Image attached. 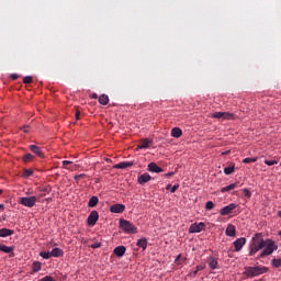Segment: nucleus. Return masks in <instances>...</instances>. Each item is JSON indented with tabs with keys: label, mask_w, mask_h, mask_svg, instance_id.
<instances>
[{
	"label": "nucleus",
	"mask_w": 281,
	"mask_h": 281,
	"mask_svg": "<svg viewBox=\"0 0 281 281\" xmlns=\"http://www.w3.org/2000/svg\"><path fill=\"white\" fill-rule=\"evenodd\" d=\"M271 265H272V267H274L276 269H280V267H281V259H272V260H271Z\"/></svg>",
	"instance_id": "obj_29"
},
{
	"label": "nucleus",
	"mask_w": 281,
	"mask_h": 281,
	"mask_svg": "<svg viewBox=\"0 0 281 281\" xmlns=\"http://www.w3.org/2000/svg\"><path fill=\"white\" fill-rule=\"evenodd\" d=\"M204 228H205V223L203 222H200L199 224L193 223L189 227V234H199L200 232H203Z\"/></svg>",
	"instance_id": "obj_6"
},
{
	"label": "nucleus",
	"mask_w": 281,
	"mask_h": 281,
	"mask_svg": "<svg viewBox=\"0 0 281 281\" xmlns=\"http://www.w3.org/2000/svg\"><path fill=\"white\" fill-rule=\"evenodd\" d=\"M63 256H64V252H63V249H60V248H54L50 251V257H53V258H60Z\"/></svg>",
	"instance_id": "obj_21"
},
{
	"label": "nucleus",
	"mask_w": 281,
	"mask_h": 281,
	"mask_svg": "<svg viewBox=\"0 0 281 281\" xmlns=\"http://www.w3.org/2000/svg\"><path fill=\"white\" fill-rule=\"evenodd\" d=\"M266 166H276L278 164V160H265Z\"/></svg>",
	"instance_id": "obj_38"
},
{
	"label": "nucleus",
	"mask_w": 281,
	"mask_h": 281,
	"mask_svg": "<svg viewBox=\"0 0 281 281\" xmlns=\"http://www.w3.org/2000/svg\"><path fill=\"white\" fill-rule=\"evenodd\" d=\"M14 234V231L10 228H1L0 229V238H8V236H12Z\"/></svg>",
	"instance_id": "obj_19"
},
{
	"label": "nucleus",
	"mask_w": 281,
	"mask_h": 281,
	"mask_svg": "<svg viewBox=\"0 0 281 281\" xmlns=\"http://www.w3.org/2000/svg\"><path fill=\"white\" fill-rule=\"evenodd\" d=\"M236 188H238V183H231L224 188L221 189V192L225 193V192H229L232 190H236Z\"/></svg>",
	"instance_id": "obj_22"
},
{
	"label": "nucleus",
	"mask_w": 281,
	"mask_h": 281,
	"mask_svg": "<svg viewBox=\"0 0 281 281\" xmlns=\"http://www.w3.org/2000/svg\"><path fill=\"white\" fill-rule=\"evenodd\" d=\"M0 194H3V190L0 189Z\"/></svg>",
	"instance_id": "obj_54"
},
{
	"label": "nucleus",
	"mask_w": 281,
	"mask_h": 281,
	"mask_svg": "<svg viewBox=\"0 0 281 281\" xmlns=\"http://www.w3.org/2000/svg\"><path fill=\"white\" fill-rule=\"evenodd\" d=\"M21 131H23V133H30V127L27 125H24Z\"/></svg>",
	"instance_id": "obj_43"
},
{
	"label": "nucleus",
	"mask_w": 281,
	"mask_h": 281,
	"mask_svg": "<svg viewBox=\"0 0 281 281\" xmlns=\"http://www.w3.org/2000/svg\"><path fill=\"white\" fill-rule=\"evenodd\" d=\"M256 161H258V157L245 158L243 164H256Z\"/></svg>",
	"instance_id": "obj_30"
},
{
	"label": "nucleus",
	"mask_w": 281,
	"mask_h": 281,
	"mask_svg": "<svg viewBox=\"0 0 281 281\" xmlns=\"http://www.w3.org/2000/svg\"><path fill=\"white\" fill-rule=\"evenodd\" d=\"M32 159H34V156L32 154H25L22 157V161H24V164H29V161H32Z\"/></svg>",
	"instance_id": "obj_28"
},
{
	"label": "nucleus",
	"mask_w": 281,
	"mask_h": 281,
	"mask_svg": "<svg viewBox=\"0 0 281 281\" xmlns=\"http://www.w3.org/2000/svg\"><path fill=\"white\" fill-rule=\"evenodd\" d=\"M91 249H100V247H102L101 243H94L92 245H90Z\"/></svg>",
	"instance_id": "obj_40"
},
{
	"label": "nucleus",
	"mask_w": 281,
	"mask_h": 281,
	"mask_svg": "<svg viewBox=\"0 0 281 281\" xmlns=\"http://www.w3.org/2000/svg\"><path fill=\"white\" fill-rule=\"evenodd\" d=\"M31 153H34V155H36L37 157H40L41 159H43L45 157V154L43 153V149L36 145H30L29 146Z\"/></svg>",
	"instance_id": "obj_11"
},
{
	"label": "nucleus",
	"mask_w": 281,
	"mask_h": 281,
	"mask_svg": "<svg viewBox=\"0 0 281 281\" xmlns=\"http://www.w3.org/2000/svg\"><path fill=\"white\" fill-rule=\"evenodd\" d=\"M231 150H226V151H223L222 155L225 156V155H229Z\"/></svg>",
	"instance_id": "obj_50"
},
{
	"label": "nucleus",
	"mask_w": 281,
	"mask_h": 281,
	"mask_svg": "<svg viewBox=\"0 0 281 281\" xmlns=\"http://www.w3.org/2000/svg\"><path fill=\"white\" fill-rule=\"evenodd\" d=\"M225 234H226V236L234 238V236H236V226H234V224H229L226 227Z\"/></svg>",
	"instance_id": "obj_17"
},
{
	"label": "nucleus",
	"mask_w": 281,
	"mask_h": 281,
	"mask_svg": "<svg viewBox=\"0 0 281 281\" xmlns=\"http://www.w3.org/2000/svg\"><path fill=\"white\" fill-rule=\"evenodd\" d=\"M24 85H32V76H26L23 78Z\"/></svg>",
	"instance_id": "obj_35"
},
{
	"label": "nucleus",
	"mask_w": 281,
	"mask_h": 281,
	"mask_svg": "<svg viewBox=\"0 0 281 281\" xmlns=\"http://www.w3.org/2000/svg\"><path fill=\"white\" fill-rule=\"evenodd\" d=\"M0 251H3L4 254H11L10 255L11 258H12V256H14V248L13 247L1 245L0 246Z\"/></svg>",
	"instance_id": "obj_20"
},
{
	"label": "nucleus",
	"mask_w": 281,
	"mask_h": 281,
	"mask_svg": "<svg viewBox=\"0 0 281 281\" xmlns=\"http://www.w3.org/2000/svg\"><path fill=\"white\" fill-rule=\"evenodd\" d=\"M85 177H87V175L80 173V175H76V176L74 177V179H75V181H78V180H80V179H85Z\"/></svg>",
	"instance_id": "obj_39"
},
{
	"label": "nucleus",
	"mask_w": 281,
	"mask_h": 281,
	"mask_svg": "<svg viewBox=\"0 0 281 281\" xmlns=\"http://www.w3.org/2000/svg\"><path fill=\"white\" fill-rule=\"evenodd\" d=\"M148 171L149 172H156L157 175H159V172H164V169L155 162H149L148 164Z\"/></svg>",
	"instance_id": "obj_14"
},
{
	"label": "nucleus",
	"mask_w": 281,
	"mask_h": 281,
	"mask_svg": "<svg viewBox=\"0 0 281 281\" xmlns=\"http://www.w3.org/2000/svg\"><path fill=\"white\" fill-rule=\"evenodd\" d=\"M42 267H43V263H41L40 261H34L32 263L33 273H38V271H41Z\"/></svg>",
	"instance_id": "obj_25"
},
{
	"label": "nucleus",
	"mask_w": 281,
	"mask_h": 281,
	"mask_svg": "<svg viewBox=\"0 0 281 281\" xmlns=\"http://www.w3.org/2000/svg\"><path fill=\"white\" fill-rule=\"evenodd\" d=\"M234 166L224 168V175H232L234 172Z\"/></svg>",
	"instance_id": "obj_34"
},
{
	"label": "nucleus",
	"mask_w": 281,
	"mask_h": 281,
	"mask_svg": "<svg viewBox=\"0 0 281 281\" xmlns=\"http://www.w3.org/2000/svg\"><path fill=\"white\" fill-rule=\"evenodd\" d=\"M175 176V172H168L165 175V177H173Z\"/></svg>",
	"instance_id": "obj_49"
},
{
	"label": "nucleus",
	"mask_w": 281,
	"mask_h": 281,
	"mask_svg": "<svg viewBox=\"0 0 281 281\" xmlns=\"http://www.w3.org/2000/svg\"><path fill=\"white\" fill-rule=\"evenodd\" d=\"M260 249H263L259 256L257 257V260H260V258H266V256H271L273 251L278 250V246L276 245V241L272 239H266L262 236V233H257L251 239V243L249 245V254L248 256H256Z\"/></svg>",
	"instance_id": "obj_1"
},
{
	"label": "nucleus",
	"mask_w": 281,
	"mask_h": 281,
	"mask_svg": "<svg viewBox=\"0 0 281 281\" xmlns=\"http://www.w3.org/2000/svg\"><path fill=\"white\" fill-rule=\"evenodd\" d=\"M91 98H92V100H98V93H93V94L91 95Z\"/></svg>",
	"instance_id": "obj_48"
},
{
	"label": "nucleus",
	"mask_w": 281,
	"mask_h": 281,
	"mask_svg": "<svg viewBox=\"0 0 281 281\" xmlns=\"http://www.w3.org/2000/svg\"><path fill=\"white\" fill-rule=\"evenodd\" d=\"M124 210H126V205L124 204H114L110 206V212H112V214H122Z\"/></svg>",
	"instance_id": "obj_9"
},
{
	"label": "nucleus",
	"mask_w": 281,
	"mask_h": 281,
	"mask_svg": "<svg viewBox=\"0 0 281 281\" xmlns=\"http://www.w3.org/2000/svg\"><path fill=\"white\" fill-rule=\"evenodd\" d=\"M203 269H205V265H200V266H196V271H203Z\"/></svg>",
	"instance_id": "obj_45"
},
{
	"label": "nucleus",
	"mask_w": 281,
	"mask_h": 281,
	"mask_svg": "<svg viewBox=\"0 0 281 281\" xmlns=\"http://www.w3.org/2000/svg\"><path fill=\"white\" fill-rule=\"evenodd\" d=\"M279 236H281V231L279 232Z\"/></svg>",
	"instance_id": "obj_55"
},
{
	"label": "nucleus",
	"mask_w": 281,
	"mask_h": 281,
	"mask_svg": "<svg viewBox=\"0 0 281 281\" xmlns=\"http://www.w3.org/2000/svg\"><path fill=\"white\" fill-rule=\"evenodd\" d=\"M278 216L281 218V211L278 212Z\"/></svg>",
	"instance_id": "obj_53"
},
{
	"label": "nucleus",
	"mask_w": 281,
	"mask_h": 281,
	"mask_svg": "<svg viewBox=\"0 0 281 281\" xmlns=\"http://www.w3.org/2000/svg\"><path fill=\"white\" fill-rule=\"evenodd\" d=\"M3 207H5L3 204H0V210H3Z\"/></svg>",
	"instance_id": "obj_52"
},
{
	"label": "nucleus",
	"mask_w": 281,
	"mask_h": 281,
	"mask_svg": "<svg viewBox=\"0 0 281 281\" xmlns=\"http://www.w3.org/2000/svg\"><path fill=\"white\" fill-rule=\"evenodd\" d=\"M75 117H76V120H80V111L79 110L76 111Z\"/></svg>",
	"instance_id": "obj_47"
},
{
	"label": "nucleus",
	"mask_w": 281,
	"mask_h": 281,
	"mask_svg": "<svg viewBox=\"0 0 281 281\" xmlns=\"http://www.w3.org/2000/svg\"><path fill=\"white\" fill-rule=\"evenodd\" d=\"M132 166H134L133 161H123L114 165L113 168L116 170H125V168H131Z\"/></svg>",
	"instance_id": "obj_12"
},
{
	"label": "nucleus",
	"mask_w": 281,
	"mask_h": 281,
	"mask_svg": "<svg viewBox=\"0 0 281 281\" xmlns=\"http://www.w3.org/2000/svg\"><path fill=\"white\" fill-rule=\"evenodd\" d=\"M151 144H153V140H150L148 138H143V139H140V142L138 144V148L140 150H144L145 148H150Z\"/></svg>",
	"instance_id": "obj_16"
},
{
	"label": "nucleus",
	"mask_w": 281,
	"mask_h": 281,
	"mask_svg": "<svg viewBox=\"0 0 281 281\" xmlns=\"http://www.w3.org/2000/svg\"><path fill=\"white\" fill-rule=\"evenodd\" d=\"M98 218H100L98 211H92L88 216V225H95L98 223Z\"/></svg>",
	"instance_id": "obj_10"
},
{
	"label": "nucleus",
	"mask_w": 281,
	"mask_h": 281,
	"mask_svg": "<svg viewBox=\"0 0 281 281\" xmlns=\"http://www.w3.org/2000/svg\"><path fill=\"white\" fill-rule=\"evenodd\" d=\"M99 104H102L103 106H106V104H109V95L101 94L99 97Z\"/></svg>",
	"instance_id": "obj_27"
},
{
	"label": "nucleus",
	"mask_w": 281,
	"mask_h": 281,
	"mask_svg": "<svg viewBox=\"0 0 281 281\" xmlns=\"http://www.w3.org/2000/svg\"><path fill=\"white\" fill-rule=\"evenodd\" d=\"M198 273H199V271H196V269H195L194 271L190 272L189 276H190L191 278H196V274H198Z\"/></svg>",
	"instance_id": "obj_44"
},
{
	"label": "nucleus",
	"mask_w": 281,
	"mask_h": 281,
	"mask_svg": "<svg viewBox=\"0 0 281 281\" xmlns=\"http://www.w3.org/2000/svg\"><path fill=\"white\" fill-rule=\"evenodd\" d=\"M236 207H238V205H236V203H231V204L222 207L220 210V214H221V216H227L228 214H232V212H234V210H236Z\"/></svg>",
	"instance_id": "obj_7"
},
{
	"label": "nucleus",
	"mask_w": 281,
	"mask_h": 281,
	"mask_svg": "<svg viewBox=\"0 0 281 281\" xmlns=\"http://www.w3.org/2000/svg\"><path fill=\"white\" fill-rule=\"evenodd\" d=\"M211 117H215V120H236V114L231 112H214Z\"/></svg>",
	"instance_id": "obj_4"
},
{
	"label": "nucleus",
	"mask_w": 281,
	"mask_h": 281,
	"mask_svg": "<svg viewBox=\"0 0 281 281\" xmlns=\"http://www.w3.org/2000/svg\"><path fill=\"white\" fill-rule=\"evenodd\" d=\"M20 205H24V207H34L36 205V196H23L19 199Z\"/></svg>",
	"instance_id": "obj_5"
},
{
	"label": "nucleus",
	"mask_w": 281,
	"mask_h": 281,
	"mask_svg": "<svg viewBox=\"0 0 281 281\" xmlns=\"http://www.w3.org/2000/svg\"><path fill=\"white\" fill-rule=\"evenodd\" d=\"M40 256H41V258H44V260H49L52 257V252L42 251V252H40Z\"/></svg>",
	"instance_id": "obj_32"
},
{
	"label": "nucleus",
	"mask_w": 281,
	"mask_h": 281,
	"mask_svg": "<svg viewBox=\"0 0 281 281\" xmlns=\"http://www.w3.org/2000/svg\"><path fill=\"white\" fill-rule=\"evenodd\" d=\"M100 199H98V196L93 195L90 198L89 202H88V207H95V205H98Z\"/></svg>",
	"instance_id": "obj_26"
},
{
	"label": "nucleus",
	"mask_w": 281,
	"mask_h": 281,
	"mask_svg": "<svg viewBox=\"0 0 281 281\" xmlns=\"http://www.w3.org/2000/svg\"><path fill=\"white\" fill-rule=\"evenodd\" d=\"M233 245H234L235 251H240L243 249V247H245V245H247V238H245V237L237 238L233 243Z\"/></svg>",
	"instance_id": "obj_8"
},
{
	"label": "nucleus",
	"mask_w": 281,
	"mask_h": 281,
	"mask_svg": "<svg viewBox=\"0 0 281 281\" xmlns=\"http://www.w3.org/2000/svg\"><path fill=\"white\" fill-rule=\"evenodd\" d=\"M243 192L245 196H247V199H251V192L249 191V189H244Z\"/></svg>",
	"instance_id": "obj_41"
},
{
	"label": "nucleus",
	"mask_w": 281,
	"mask_h": 281,
	"mask_svg": "<svg viewBox=\"0 0 281 281\" xmlns=\"http://www.w3.org/2000/svg\"><path fill=\"white\" fill-rule=\"evenodd\" d=\"M32 175H34V171L32 169H25L23 172V177L25 178L32 177Z\"/></svg>",
	"instance_id": "obj_33"
},
{
	"label": "nucleus",
	"mask_w": 281,
	"mask_h": 281,
	"mask_svg": "<svg viewBox=\"0 0 281 281\" xmlns=\"http://www.w3.org/2000/svg\"><path fill=\"white\" fill-rule=\"evenodd\" d=\"M205 210H207V211L214 210V202H212V201L206 202Z\"/></svg>",
	"instance_id": "obj_36"
},
{
	"label": "nucleus",
	"mask_w": 281,
	"mask_h": 281,
	"mask_svg": "<svg viewBox=\"0 0 281 281\" xmlns=\"http://www.w3.org/2000/svg\"><path fill=\"white\" fill-rule=\"evenodd\" d=\"M150 179H153V177H150L147 172H145L138 176L137 182L139 183V186H144V183H148Z\"/></svg>",
	"instance_id": "obj_15"
},
{
	"label": "nucleus",
	"mask_w": 281,
	"mask_h": 281,
	"mask_svg": "<svg viewBox=\"0 0 281 281\" xmlns=\"http://www.w3.org/2000/svg\"><path fill=\"white\" fill-rule=\"evenodd\" d=\"M61 164H63V168H65L66 170H69V167H67V166L71 165L72 161H70V160H64Z\"/></svg>",
	"instance_id": "obj_37"
},
{
	"label": "nucleus",
	"mask_w": 281,
	"mask_h": 281,
	"mask_svg": "<svg viewBox=\"0 0 281 281\" xmlns=\"http://www.w3.org/2000/svg\"><path fill=\"white\" fill-rule=\"evenodd\" d=\"M171 188H172V184H168V186L166 187V190H171Z\"/></svg>",
	"instance_id": "obj_51"
},
{
	"label": "nucleus",
	"mask_w": 281,
	"mask_h": 281,
	"mask_svg": "<svg viewBox=\"0 0 281 281\" xmlns=\"http://www.w3.org/2000/svg\"><path fill=\"white\" fill-rule=\"evenodd\" d=\"M137 247H140L145 251L146 247H148V240L146 238L138 239Z\"/></svg>",
	"instance_id": "obj_24"
},
{
	"label": "nucleus",
	"mask_w": 281,
	"mask_h": 281,
	"mask_svg": "<svg viewBox=\"0 0 281 281\" xmlns=\"http://www.w3.org/2000/svg\"><path fill=\"white\" fill-rule=\"evenodd\" d=\"M113 254L117 256L119 258H122L124 254H126V247L124 246H117L114 248Z\"/></svg>",
	"instance_id": "obj_18"
},
{
	"label": "nucleus",
	"mask_w": 281,
	"mask_h": 281,
	"mask_svg": "<svg viewBox=\"0 0 281 281\" xmlns=\"http://www.w3.org/2000/svg\"><path fill=\"white\" fill-rule=\"evenodd\" d=\"M11 80H19V76L16 74H11Z\"/></svg>",
	"instance_id": "obj_46"
},
{
	"label": "nucleus",
	"mask_w": 281,
	"mask_h": 281,
	"mask_svg": "<svg viewBox=\"0 0 281 281\" xmlns=\"http://www.w3.org/2000/svg\"><path fill=\"white\" fill-rule=\"evenodd\" d=\"M267 271H269L267 267H246L245 276H247V278H256V276H262V273H267Z\"/></svg>",
	"instance_id": "obj_2"
},
{
	"label": "nucleus",
	"mask_w": 281,
	"mask_h": 281,
	"mask_svg": "<svg viewBox=\"0 0 281 281\" xmlns=\"http://www.w3.org/2000/svg\"><path fill=\"white\" fill-rule=\"evenodd\" d=\"M183 262H186V258H183L181 255H178L176 260H175V263L176 265H183Z\"/></svg>",
	"instance_id": "obj_31"
},
{
	"label": "nucleus",
	"mask_w": 281,
	"mask_h": 281,
	"mask_svg": "<svg viewBox=\"0 0 281 281\" xmlns=\"http://www.w3.org/2000/svg\"><path fill=\"white\" fill-rule=\"evenodd\" d=\"M206 262H207L210 269H212L213 271L215 269H218V259H216V257H209L206 259Z\"/></svg>",
	"instance_id": "obj_13"
},
{
	"label": "nucleus",
	"mask_w": 281,
	"mask_h": 281,
	"mask_svg": "<svg viewBox=\"0 0 281 281\" xmlns=\"http://www.w3.org/2000/svg\"><path fill=\"white\" fill-rule=\"evenodd\" d=\"M183 135V131H181V128H179V127H173L172 130H171V137H177V138H179V137H181Z\"/></svg>",
	"instance_id": "obj_23"
},
{
	"label": "nucleus",
	"mask_w": 281,
	"mask_h": 281,
	"mask_svg": "<svg viewBox=\"0 0 281 281\" xmlns=\"http://www.w3.org/2000/svg\"><path fill=\"white\" fill-rule=\"evenodd\" d=\"M177 190H179V184H175L173 187H171L170 192L172 194H175V192H177Z\"/></svg>",
	"instance_id": "obj_42"
},
{
	"label": "nucleus",
	"mask_w": 281,
	"mask_h": 281,
	"mask_svg": "<svg viewBox=\"0 0 281 281\" xmlns=\"http://www.w3.org/2000/svg\"><path fill=\"white\" fill-rule=\"evenodd\" d=\"M120 227L125 234H137V227L126 220H120Z\"/></svg>",
	"instance_id": "obj_3"
}]
</instances>
